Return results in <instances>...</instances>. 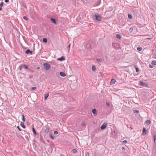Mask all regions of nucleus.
Wrapping results in <instances>:
<instances>
[{
    "label": "nucleus",
    "mask_w": 156,
    "mask_h": 156,
    "mask_svg": "<svg viewBox=\"0 0 156 156\" xmlns=\"http://www.w3.org/2000/svg\"><path fill=\"white\" fill-rule=\"evenodd\" d=\"M147 39H150V38H147Z\"/></svg>",
    "instance_id": "50"
},
{
    "label": "nucleus",
    "mask_w": 156,
    "mask_h": 156,
    "mask_svg": "<svg viewBox=\"0 0 156 156\" xmlns=\"http://www.w3.org/2000/svg\"><path fill=\"white\" fill-rule=\"evenodd\" d=\"M147 133V130L144 127L143 129V135H145Z\"/></svg>",
    "instance_id": "6"
},
{
    "label": "nucleus",
    "mask_w": 156,
    "mask_h": 156,
    "mask_svg": "<svg viewBox=\"0 0 156 156\" xmlns=\"http://www.w3.org/2000/svg\"><path fill=\"white\" fill-rule=\"evenodd\" d=\"M151 64L152 65H156V61H155V60L153 61L152 62Z\"/></svg>",
    "instance_id": "15"
},
{
    "label": "nucleus",
    "mask_w": 156,
    "mask_h": 156,
    "mask_svg": "<svg viewBox=\"0 0 156 156\" xmlns=\"http://www.w3.org/2000/svg\"><path fill=\"white\" fill-rule=\"evenodd\" d=\"M65 57L64 56H62L61 58H57V60L58 61H62L65 60Z\"/></svg>",
    "instance_id": "8"
},
{
    "label": "nucleus",
    "mask_w": 156,
    "mask_h": 156,
    "mask_svg": "<svg viewBox=\"0 0 156 156\" xmlns=\"http://www.w3.org/2000/svg\"><path fill=\"white\" fill-rule=\"evenodd\" d=\"M107 125L106 124H105V123L103 124L101 127V129L103 130L106 128Z\"/></svg>",
    "instance_id": "4"
},
{
    "label": "nucleus",
    "mask_w": 156,
    "mask_h": 156,
    "mask_svg": "<svg viewBox=\"0 0 156 156\" xmlns=\"http://www.w3.org/2000/svg\"><path fill=\"white\" fill-rule=\"evenodd\" d=\"M106 105L108 106H109L110 105L109 103L108 102H106Z\"/></svg>",
    "instance_id": "38"
},
{
    "label": "nucleus",
    "mask_w": 156,
    "mask_h": 156,
    "mask_svg": "<svg viewBox=\"0 0 156 156\" xmlns=\"http://www.w3.org/2000/svg\"><path fill=\"white\" fill-rule=\"evenodd\" d=\"M59 74L61 76L64 77L66 76L65 73L63 72H61L59 73Z\"/></svg>",
    "instance_id": "9"
},
{
    "label": "nucleus",
    "mask_w": 156,
    "mask_h": 156,
    "mask_svg": "<svg viewBox=\"0 0 156 156\" xmlns=\"http://www.w3.org/2000/svg\"><path fill=\"white\" fill-rule=\"evenodd\" d=\"M23 18L26 20H28L29 19L28 18L27 16H23Z\"/></svg>",
    "instance_id": "24"
},
{
    "label": "nucleus",
    "mask_w": 156,
    "mask_h": 156,
    "mask_svg": "<svg viewBox=\"0 0 156 156\" xmlns=\"http://www.w3.org/2000/svg\"><path fill=\"white\" fill-rule=\"evenodd\" d=\"M137 50L139 51H141L142 48L141 47H138L137 48Z\"/></svg>",
    "instance_id": "25"
},
{
    "label": "nucleus",
    "mask_w": 156,
    "mask_h": 156,
    "mask_svg": "<svg viewBox=\"0 0 156 156\" xmlns=\"http://www.w3.org/2000/svg\"><path fill=\"white\" fill-rule=\"evenodd\" d=\"M73 152V153H76L77 152V150L76 149H73L72 150Z\"/></svg>",
    "instance_id": "29"
},
{
    "label": "nucleus",
    "mask_w": 156,
    "mask_h": 156,
    "mask_svg": "<svg viewBox=\"0 0 156 156\" xmlns=\"http://www.w3.org/2000/svg\"><path fill=\"white\" fill-rule=\"evenodd\" d=\"M25 53L27 54H30V55H32L33 53L29 49H28L26 51Z\"/></svg>",
    "instance_id": "7"
},
{
    "label": "nucleus",
    "mask_w": 156,
    "mask_h": 156,
    "mask_svg": "<svg viewBox=\"0 0 156 156\" xmlns=\"http://www.w3.org/2000/svg\"><path fill=\"white\" fill-rule=\"evenodd\" d=\"M96 60L97 62H101V59H96Z\"/></svg>",
    "instance_id": "31"
},
{
    "label": "nucleus",
    "mask_w": 156,
    "mask_h": 156,
    "mask_svg": "<svg viewBox=\"0 0 156 156\" xmlns=\"http://www.w3.org/2000/svg\"><path fill=\"white\" fill-rule=\"evenodd\" d=\"M92 69L93 71H94L96 69L95 67L94 66H92Z\"/></svg>",
    "instance_id": "26"
},
{
    "label": "nucleus",
    "mask_w": 156,
    "mask_h": 156,
    "mask_svg": "<svg viewBox=\"0 0 156 156\" xmlns=\"http://www.w3.org/2000/svg\"><path fill=\"white\" fill-rule=\"evenodd\" d=\"M50 136L52 139H53L54 138V136L52 134L50 135Z\"/></svg>",
    "instance_id": "32"
},
{
    "label": "nucleus",
    "mask_w": 156,
    "mask_h": 156,
    "mask_svg": "<svg viewBox=\"0 0 156 156\" xmlns=\"http://www.w3.org/2000/svg\"><path fill=\"white\" fill-rule=\"evenodd\" d=\"M85 154L86 156H89V153L87 152H85Z\"/></svg>",
    "instance_id": "30"
},
{
    "label": "nucleus",
    "mask_w": 156,
    "mask_h": 156,
    "mask_svg": "<svg viewBox=\"0 0 156 156\" xmlns=\"http://www.w3.org/2000/svg\"><path fill=\"white\" fill-rule=\"evenodd\" d=\"M133 30V28H130V29H129V31H132V30Z\"/></svg>",
    "instance_id": "47"
},
{
    "label": "nucleus",
    "mask_w": 156,
    "mask_h": 156,
    "mask_svg": "<svg viewBox=\"0 0 156 156\" xmlns=\"http://www.w3.org/2000/svg\"><path fill=\"white\" fill-rule=\"evenodd\" d=\"M127 140H124L123 141V142L124 143H127Z\"/></svg>",
    "instance_id": "41"
},
{
    "label": "nucleus",
    "mask_w": 156,
    "mask_h": 156,
    "mask_svg": "<svg viewBox=\"0 0 156 156\" xmlns=\"http://www.w3.org/2000/svg\"><path fill=\"white\" fill-rule=\"evenodd\" d=\"M133 112L134 113H138L139 112V111L138 110H134L133 111Z\"/></svg>",
    "instance_id": "23"
},
{
    "label": "nucleus",
    "mask_w": 156,
    "mask_h": 156,
    "mask_svg": "<svg viewBox=\"0 0 156 156\" xmlns=\"http://www.w3.org/2000/svg\"><path fill=\"white\" fill-rule=\"evenodd\" d=\"M24 67L26 69H28V67L27 65H23Z\"/></svg>",
    "instance_id": "28"
},
{
    "label": "nucleus",
    "mask_w": 156,
    "mask_h": 156,
    "mask_svg": "<svg viewBox=\"0 0 156 156\" xmlns=\"http://www.w3.org/2000/svg\"><path fill=\"white\" fill-rule=\"evenodd\" d=\"M21 116H22V120L23 121H25V119H26V118H25V116L23 115H21Z\"/></svg>",
    "instance_id": "12"
},
{
    "label": "nucleus",
    "mask_w": 156,
    "mask_h": 156,
    "mask_svg": "<svg viewBox=\"0 0 156 156\" xmlns=\"http://www.w3.org/2000/svg\"><path fill=\"white\" fill-rule=\"evenodd\" d=\"M37 69H40V67H39V66H38L37 67Z\"/></svg>",
    "instance_id": "48"
},
{
    "label": "nucleus",
    "mask_w": 156,
    "mask_h": 156,
    "mask_svg": "<svg viewBox=\"0 0 156 156\" xmlns=\"http://www.w3.org/2000/svg\"><path fill=\"white\" fill-rule=\"evenodd\" d=\"M36 87H33L31 88V90H34V89H36Z\"/></svg>",
    "instance_id": "37"
},
{
    "label": "nucleus",
    "mask_w": 156,
    "mask_h": 156,
    "mask_svg": "<svg viewBox=\"0 0 156 156\" xmlns=\"http://www.w3.org/2000/svg\"><path fill=\"white\" fill-rule=\"evenodd\" d=\"M49 128L48 127H44V130L45 133H48L49 131Z\"/></svg>",
    "instance_id": "5"
},
{
    "label": "nucleus",
    "mask_w": 156,
    "mask_h": 156,
    "mask_svg": "<svg viewBox=\"0 0 156 156\" xmlns=\"http://www.w3.org/2000/svg\"><path fill=\"white\" fill-rule=\"evenodd\" d=\"M82 1L84 3H86L87 2V0H82Z\"/></svg>",
    "instance_id": "35"
},
{
    "label": "nucleus",
    "mask_w": 156,
    "mask_h": 156,
    "mask_svg": "<svg viewBox=\"0 0 156 156\" xmlns=\"http://www.w3.org/2000/svg\"><path fill=\"white\" fill-rule=\"evenodd\" d=\"M42 41H43V42H44V43H46L47 42V40L46 38H43V39Z\"/></svg>",
    "instance_id": "18"
},
{
    "label": "nucleus",
    "mask_w": 156,
    "mask_h": 156,
    "mask_svg": "<svg viewBox=\"0 0 156 156\" xmlns=\"http://www.w3.org/2000/svg\"><path fill=\"white\" fill-rule=\"evenodd\" d=\"M93 18L94 20L98 22L101 21L102 19L101 16L98 13L95 14L94 15Z\"/></svg>",
    "instance_id": "1"
},
{
    "label": "nucleus",
    "mask_w": 156,
    "mask_h": 156,
    "mask_svg": "<svg viewBox=\"0 0 156 156\" xmlns=\"http://www.w3.org/2000/svg\"><path fill=\"white\" fill-rule=\"evenodd\" d=\"M122 149L123 151H125V148L124 147H122Z\"/></svg>",
    "instance_id": "42"
},
{
    "label": "nucleus",
    "mask_w": 156,
    "mask_h": 156,
    "mask_svg": "<svg viewBox=\"0 0 156 156\" xmlns=\"http://www.w3.org/2000/svg\"><path fill=\"white\" fill-rule=\"evenodd\" d=\"M116 81L115 79H112L111 80V83L112 84H114L115 83Z\"/></svg>",
    "instance_id": "13"
},
{
    "label": "nucleus",
    "mask_w": 156,
    "mask_h": 156,
    "mask_svg": "<svg viewBox=\"0 0 156 156\" xmlns=\"http://www.w3.org/2000/svg\"><path fill=\"white\" fill-rule=\"evenodd\" d=\"M97 111L96 109H92V112L94 114H96V113Z\"/></svg>",
    "instance_id": "14"
},
{
    "label": "nucleus",
    "mask_w": 156,
    "mask_h": 156,
    "mask_svg": "<svg viewBox=\"0 0 156 156\" xmlns=\"http://www.w3.org/2000/svg\"><path fill=\"white\" fill-rule=\"evenodd\" d=\"M2 10V7H0V11L1 10Z\"/></svg>",
    "instance_id": "49"
},
{
    "label": "nucleus",
    "mask_w": 156,
    "mask_h": 156,
    "mask_svg": "<svg viewBox=\"0 0 156 156\" xmlns=\"http://www.w3.org/2000/svg\"><path fill=\"white\" fill-rule=\"evenodd\" d=\"M51 21L52 23H54V24H55L56 23L55 20V19L51 18Z\"/></svg>",
    "instance_id": "10"
},
{
    "label": "nucleus",
    "mask_w": 156,
    "mask_h": 156,
    "mask_svg": "<svg viewBox=\"0 0 156 156\" xmlns=\"http://www.w3.org/2000/svg\"><path fill=\"white\" fill-rule=\"evenodd\" d=\"M43 66L45 68V69L47 70L49 69L50 67V65L47 63H44L43 64Z\"/></svg>",
    "instance_id": "2"
},
{
    "label": "nucleus",
    "mask_w": 156,
    "mask_h": 156,
    "mask_svg": "<svg viewBox=\"0 0 156 156\" xmlns=\"http://www.w3.org/2000/svg\"><path fill=\"white\" fill-rule=\"evenodd\" d=\"M19 67L20 70H21V69H22V66H20Z\"/></svg>",
    "instance_id": "46"
},
{
    "label": "nucleus",
    "mask_w": 156,
    "mask_h": 156,
    "mask_svg": "<svg viewBox=\"0 0 156 156\" xmlns=\"http://www.w3.org/2000/svg\"><path fill=\"white\" fill-rule=\"evenodd\" d=\"M139 84L140 85L143 87H147V83L143 82L142 81H140L139 82Z\"/></svg>",
    "instance_id": "3"
},
{
    "label": "nucleus",
    "mask_w": 156,
    "mask_h": 156,
    "mask_svg": "<svg viewBox=\"0 0 156 156\" xmlns=\"http://www.w3.org/2000/svg\"><path fill=\"white\" fill-rule=\"evenodd\" d=\"M154 143H155V141L156 140V136H154Z\"/></svg>",
    "instance_id": "40"
},
{
    "label": "nucleus",
    "mask_w": 156,
    "mask_h": 156,
    "mask_svg": "<svg viewBox=\"0 0 156 156\" xmlns=\"http://www.w3.org/2000/svg\"><path fill=\"white\" fill-rule=\"evenodd\" d=\"M116 37L119 39H120L121 38V36L119 34H117L116 35Z\"/></svg>",
    "instance_id": "20"
},
{
    "label": "nucleus",
    "mask_w": 156,
    "mask_h": 156,
    "mask_svg": "<svg viewBox=\"0 0 156 156\" xmlns=\"http://www.w3.org/2000/svg\"><path fill=\"white\" fill-rule=\"evenodd\" d=\"M86 47L87 48H90V45L89 44H87V45L86 46Z\"/></svg>",
    "instance_id": "21"
},
{
    "label": "nucleus",
    "mask_w": 156,
    "mask_h": 156,
    "mask_svg": "<svg viewBox=\"0 0 156 156\" xmlns=\"http://www.w3.org/2000/svg\"><path fill=\"white\" fill-rule=\"evenodd\" d=\"M32 130H33V133L35 135H37V133H36V132L35 131V129L34 128H32Z\"/></svg>",
    "instance_id": "17"
},
{
    "label": "nucleus",
    "mask_w": 156,
    "mask_h": 156,
    "mask_svg": "<svg viewBox=\"0 0 156 156\" xmlns=\"http://www.w3.org/2000/svg\"><path fill=\"white\" fill-rule=\"evenodd\" d=\"M9 2V0H5V2L6 3L8 2Z\"/></svg>",
    "instance_id": "45"
},
{
    "label": "nucleus",
    "mask_w": 156,
    "mask_h": 156,
    "mask_svg": "<svg viewBox=\"0 0 156 156\" xmlns=\"http://www.w3.org/2000/svg\"><path fill=\"white\" fill-rule=\"evenodd\" d=\"M70 46V44H69L67 47V48H68V51H69Z\"/></svg>",
    "instance_id": "36"
},
{
    "label": "nucleus",
    "mask_w": 156,
    "mask_h": 156,
    "mask_svg": "<svg viewBox=\"0 0 156 156\" xmlns=\"http://www.w3.org/2000/svg\"><path fill=\"white\" fill-rule=\"evenodd\" d=\"M146 123L147 125H149L151 123V121L149 120H147L146 121Z\"/></svg>",
    "instance_id": "19"
},
{
    "label": "nucleus",
    "mask_w": 156,
    "mask_h": 156,
    "mask_svg": "<svg viewBox=\"0 0 156 156\" xmlns=\"http://www.w3.org/2000/svg\"><path fill=\"white\" fill-rule=\"evenodd\" d=\"M136 71L137 72H138L139 71V69L138 67H136Z\"/></svg>",
    "instance_id": "34"
},
{
    "label": "nucleus",
    "mask_w": 156,
    "mask_h": 156,
    "mask_svg": "<svg viewBox=\"0 0 156 156\" xmlns=\"http://www.w3.org/2000/svg\"><path fill=\"white\" fill-rule=\"evenodd\" d=\"M3 2H2L0 4V6L2 7L3 6Z\"/></svg>",
    "instance_id": "33"
},
{
    "label": "nucleus",
    "mask_w": 156,
    "mask_h": 156,
    "mask_svg": "<svg viewBox=\"0 0 156 156\" xmlns=\"http://www.w3.org/2000/svg\"><path fill=\"white\" fill-rule=\"evenodd\" d=\"M17 128L20 131H21V129L20 128L19 126H17Z\"/></svg>",
    "instance_id": "39"
},
{
    "label": "nucleus",
    "mask_w": 156,
    "mask_h": 156,
    "mask_svg": "<svg viewBox=\"0 0 156 156\" xmlns=\"http://www.w3.org/2000/svg\"><path fill=\"white\" fill-rule=\"evenodd\" d=\"M53 133L55 135H57L58 133L57 131H54Z\"/></svg>",
    "instance_id": "27"
},
{
    "label": "nucleus",
    "mask_w": 156,
    "mask_h": 156,
    "mask_svg": "<svg viewBox=\"0 0 156 156\" xmlns=\"http://www.w3.org/2000/svg\"><path fill=\"white\" fill-rule=\"evenodd\" d=\"M48 96H49L48 94H45L44 95V99H45V100H46L47 98L48 97Z\"/></svg>",
    "instance_id": "16"
},
{
    "label": "nucleus",
    "mask_w": 156,
    "mask_h": 156,
    "mask_svg": "<svg viewBox=\"0 0 156 156\" xmlns=\"http://www.w3.org/2000/svg\"><path fill=\"white\" fill-rule=\"evenodd\" d=\"M128 18L129 19H132V15L130 14H128Z\"/></svg>",
    "instance_id": "22"
},
{
    "label": "nucleus",
    "mask_w": 156,
    "mask_h": 156,
    "mask_svg": "<svg viewBox=\"0 0 156 156\" xmlns=\"http://www.w3.org/2000/svg\"><path fill=\"white\" fill-rule=\"evenodd\" d=\"M20 126L24 129H25L26 127L24 123L22 122L20 123Z\"/></svg>",
    "instance_id": "11"
},
{
    "label": "nucleus",
    "mask_w": 156,
    "mask_h": 156,
    "mask_svg": "<svg viewBox=\"0 0 156 156\" xmlns=\"http://www.w3.org/2000/svg\"><path fill=\"white\" fill-rule=\"evenodd\" d=\"M82 125H83V126H84L86 125V124L84 122H83L82 124Z\"/></svg>",
    "instance_id": "43"
},
{
    "label": "nucleus",
    "mask_w": 156,
    "mask_h": 156,
    "mask_svg": "<svg viewBox=\"0 0 156 156\" xmlns=\"http://www.w3.org/2000/svg\"><path fill=\"white\" fill-rule=\"evenodd\" d=\"M149 67L150 68H152L153 67V66H152L151 65H149Z\"/></svg>",
    "instance_id": "44"
}]
</instances>
